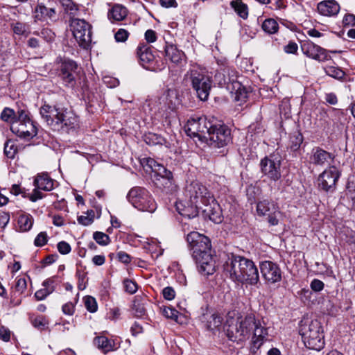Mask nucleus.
<instances>
[{"label": "nucleus", "mask_w": 355, "mask_h": 355, "mask_svg": "<svg viewBox=\"0 0 355 355\" xmlns=\"http://www.w3.org/2000/svg\"><path fill=\"white\" fill-rule=\"evenodd\" d=\"M228 338L234 342H243L252 335V343L260 347L267 340L268 329L253 314L234 318L229 315L225 324Z\"/></svg>", "instance_id": "obj_1"}, {"label": "nucleus", "mask_w": 355, "mask_h": 355, "mask_svg": "<svg viewBox=\"0 0 355 355\" xmlns=\"http://www.w3.org/2000/svg\"><path fill=\"white\" fill-rule=\"evenodd\" d=\"M186 240L198 272L205 276L214 274L216 271V261L210 239L198 232H191L187 235Z\"/></svg>", "instance_id": "obj_2"}, {"label": "nucleus", "mask_w": 355, "mask_h": 355, "mask_svg": "<svg viewBox=\"0 0 355 355\" xmlns=\"http://www.w3.org/2000/svg\"><path fill=\"white\" fill-rule=\"evenodd\" d=\"M224 270L234 282L256 285L259 281L258 268L254 263L243 257L232 256L226 261Z\"/></svg>", "instance_id": "obj_3"}, {"label": "nucleus", "mask_w": 355, "mask_h": 355, "mask_svg": "<svg viewBox=\"0 0 355 355\" xmlns=\"http://www.w3.org/2000/svg\"><path fill=\"white\" fill-rule=\"evenodd\" d=\"M184 196L188 200V207L180 209L179 205L176 206L179 214L189 218L197 216L200 209H202L204 205L213 202L214 198L211 192L198 182H192L188 184L184 191Z\"/></svg>", "instance_id": "obj_4"}, {"label": "nucleus", "mask_w": 355, "mask_h": 355, "mask_svg": "<svg viewBox=\"0 0 355 355\" xmlns=\"http://www.w3.org/2000/svg\"><path fill=\"white\" fill-rule=\"evenodd\" d=\"M184 80L190 83L200 100L205 101L208 99L213 80L205 69L193 66L185 73Z\"/></svg>", "instance_id": "obj_5"}, {"label": "nucleus", "mask_w": 355, "mask_h": 355, "mask_svg": "<svg viewBox=\"0 0 355 355\" xmlns=\"http://www.w3.org/2000/svg\"><path fill=\"white\" fill-rule=\"evenodd\" d=\"M299 333L306 347L320 351L324 346V336L320 322L317 320H301Z\"/></svg>", "instance_id": "obj_6"}, {"label": "nucleus", "mask_w": 355, "mask_h": 355, "mask_svg": "<svg viewBox=\"0 0 355 355\" xmlns=\"http://www.w3.org/2000/svg\"><path fill=\"white\" fill-rule=\"evenodd\" d=\"M128 201L138 210L154 212L157 204L149 191L144 187H135L132 188L128 195Z\"/></svg>", "instance_id": "obj_7"}, {"label": "nucleus", "mask_w": 355, "mask_h": 355, "mask_svg": "<svg viewBox=\"0 0 355 355\" xmlns=\"http://www.w3.org/2000/svg\"><path fill=\"white\" fill-rule=\"evenodd\" d=\"M10 130L24 139L33 138L37 135V128L30 119L28 112L24 110H18L17 118L10 125Z\"/></svg>", "instance_id": "obj_8"}, {"label": "nucleus", "mask_w": 355, "mask_h": 355, "mask_svg": "<svg viewBox=\"0 0 355 355\" xmlns=\"http://www.w3.org/2000/svg\"><path fill=\"white\" fill-rule=\"evenodd\" d=\"M70 27L73 35L83 49H88L92 42V26L84 19L71 17Z\"/></svg>", "instance_id": "obj_9"}, {"label": "nucleus", "mask_w": 355, "mask_h": 355, "mask_svg": "<svg viewBox=\"0 0 355 355\" xmlns=\"http://www.w3.org/2000/svg\"><path fill=\"white\" fill-rule=\"evenodd\" d=\"M281 155L272 153L261 159V171L270 180L277 182L281 178Z\"/></svg>", "instance_id": "obj_10"}, {"label": "nucleus", "mask_w": 355, "mask_h": 355, "mask_svg": "<svg viewBox=\"0 0 355 355\" xmlns=\"http://www.w3.org/2000/svg\"><path fill=\"white\" fill-rule=\"evenodd\" d=\"M210 146L214 148H222L232 141L230 130L214 119L211 128L208 133Z\"/></svg>", "instance_id": "obj_11"}, {"label": "nucleus", "mask_w": 355, "mask_h": 355, "mask_svg": "<svg viewBox=\"0 0 355 355\" xmlns=\"http://www.w3.org/2000/svg\"><path fill=\"white\" fill-rule=\"evenodd\" d=\"M214 119L207 120L205 116L191 118L188 120L184 128L188 136L191 137H205V134H208Z\"/></svg>", "instance_id": "obj_12"}, {"label": "nucleus", "mask_w": 355, "mask_h": 355, "mask_svg": "<svg viewBox=\"0 0 355 355\" xmlns=\"http://www.w3.org/2000/svg\"><path fill=\"white\" fill-rule=\"evenodd\" d=\"M257 214L259 216H267L268 223L275 226L278 225V217L281 214L277 204L268 199L259 200L257 203Z\"/></svg>", "instance_id": "obj_13"}, {"label": "nucleus", "mask_w": 355, "mask_h": 355, "mask_svg": "<svg viewBox=\"0 0 355 355\" xmlns=\"http://www.w3.org/2000/svg\"><path fill=\"white\" fill-rule=\"evenodd\" d=\"M146 165L155 173V181L158 187H170L172 185L173 180L172 173L164 166L153 158L146 159Z\"/></svg>", "instance_id": "obj_14"}, {"label": "nucleus", "mask_w": 355, "mask_h": 355, "mask_svg": "<svg viewBox=\"0 0 355 355\" xmlns=\"http://www.w3.org/2000/svg\"><path fill=\"white\" fill-rule=\"evenodd\" d=\"M340 176V172L337 167L334 165L329 166L318 177L320 189L325 192H334Z\"/></svg>", "instance_id": "obj_15"}, {"label": "nucleus", "mask_w": 355, "mask_h": 355, "mask_svg": "<svg viewBox=\"0 0 355 355\" xmlns=\"http://www.w3.org/2000/svg\"><path fill=\"white\" fill-rule=\"evenodd\" d=\"M301 49L305 55L318 62H324L331 59V56L326 49L314 44L311 40L304 41L301 45Z\"/></svg>", "instance_id": "obj_16"}, {"label": "nucleus", "mask_w": 355, "mask_h": 355, "mask_svg": "<svg viewBox=\"0 0 355 355\" xmlns=\"http://www.w3.org/2000/svg\"><path fill=\"white\" fill-rule=\"evenodd\" d=\"M77 69L78 65L73 60H64L61 63L59 77L62 79L63 83L66 86L71 87L75 86Z\"/></svg>", "instance_id": "obj_17"}, {"label": "nucleus", "mask_w": 355, "mask_h": 355, "mask_svg": "<svg viewBox=\"0 0 355 355\" xmlns=\"http://www.w3.org/2000/svg\"><path fill=\"white\" fill-rule=\"evenodd\" d=\"M260 270L263 277L268 284H275L282 279V270L279 266L270 261H262Z\"/></svg>", "instance_id": "obj_18"}, {"label": "nucleus", "mask_w": 355, "mask_h": 355, "mask_svg": "<svg viewBox=\"0 0 355 355\" xmlns=\"http://www.w3.org/2000/svg\"><path fill=\"white\" fill-rule=\"evenodd\" d=\"M334 155L320 147H314L311 152L309 163L315 166L324 167L334 162Z\"/></svg>", "instance_id": "obj_19"}, {"label": "nucleus", "mask_w": 355, "mask_h": 355, "mask_svg": "<svg viewBox=\"0 0 355 355\" xmlns=\"http://www.w3.org/2000/svg\"><path fill=\"white\" fill-rule=\"evenodd\" d=\"M33 18L35 21L55 22L58 16L55 8L46 7L44 3H38L34 10Z\"/></svg>", "instance_id": "obj_20"}, {"label": "nucleus", "mask_w": 355, "mask_h": 355, "mask_svg": "<svg viewBox=\"0 0 355 355\" xmlns=\"http://www.w3.org/2000/svg\"><path fill=\"white\" fill-rule=\"evenodd\" d=\"M60 112L61 110L48 104L43 105L40 110L42 118L53 130H58V118Z\"/></svg>", "instance_id": "obj_21"}, {"label": "nucleus", "mask_w": 355, "mask_h": 355, "mask_svg": "<svg viewBox=\"0 0 355 355\" xmlns=\"http://www.w3.org/2000/svg\"><path fill=\"white\" fill-rule=\"evenodd\" d=\"M78 124V118L71 111L61 110V112L58 118V131L60 130L73 129Z\"/></svg>", "instance_id": "obj_22"}, {"label": "nucleus", "mask_w": 355, "mask_h": 355, "mask_svg": "<svg viewBox=\"0 0 355 355\" xmlns=\"http://www.w3.org/2000/svg\"><path fill=\"white\" fill-rule=\"evenodd\" d=\"M137 54L142 67L146 69H151L155 60L151 47L146 44H140L137 49Z\"/></svg>", "instance_id": "obj_23"}, {"label": "nucleus", "mask_w": 355, "mask_h": 355, "mask_svg": "<svg viewBox=\"0 0 355 355\" xmlns=\"http://www.w3.org/2000/svg\"><path fill=\"white\" fill-rule=\"evenodd\" d=\"M200 209L202 210L205 216L215 223H220L223 221L222 211L214 197L213 198V202L204 205L203 208Z\"/></svg>", "instance_id": "obj_24"}, {"label": "nucleus", "mask_w": 355, "mask_h": 355, "mask_svg": "<svg viewBox=\"0 0 355 355\" xmlns=\"http://www.w3.org/2000/svg\"><path fill=\"white\" fill-rule=\"evenodd\" d=\"M317 10L323 16H336L340 10L339 3L335 0H324L318 3Z\"/></svg>", "instance_id": "obj_25"}, {"label": "nucleus", "mask_w": 355, "mask_h": 355, "mask_svg": "<svg viewBox=\"0 0 355 355\" xmlns=\"http://www.w3.org/2000/svg\"><path fill=\"white\" fill-rule=\"evenodd\" d=\"M165 104L171 110H175L182 103L179 92L175 88L168 89L164 94Z\"/></svg>", "instance_id": "obj_26"}, {"label": "nucleus", "mask_w": 355, "mask_h": 355, "mask_svg": "<svg viewBox=\"0 0 355 355\" xmlns=\"http://www.w3.org/2000/svg\"><path fill=\"white\" fill-rule=\"evenodd\" d=\"M54 181L47 173L38 174L34 180V186L40 190L49 191L53 189Z\"/></svg>", "instance_id": "obj_27"}, {"label": "nucleus", "mask_w": 355, "mask_h": 355, "mask_svg": "<svg viewBox=\"0 0 355 355\" xmlns=\"http://www.w3.org/2000/svg\"><path fill=\"white\" fill-rule=\"evenodd\" d=\"M127 15L128 9L121 4H114L107 13V17L112 22L122 21Z\"/></svg>", "instance_id": "obj_28"}, {"label": "nucleus", "mask_w": 355, "mask_h": 355, "mask_svg": "<svg viewBox=\"0 0 355 355\" xmlns=\"http://www.w3.org/2000/svg\"><path fill=\"white\" fill-rule=\"evenodd\" d=\"M164 51L166 57L175 64L180 63L184 57V53L182 51L179 50L176 46L173 44H168L166 43Z\"/></svg>", "instance_id": "obj_29"}, {"label": "nucleus", "mask_w": 355, "mask_h": 355, "mask_svg": "<svg viewBox=\"0 0 355 355\" xmlns=\"http://www.w3.org/2000/svg\"><path fill=\"white\" fill-rule=\"evenodd\" d=\"M18 227L21 232L29 231L33 225V217L27 213L23 212L19 215L17 220Z\"/></svg>", "instance_id": "obj_30"}, {"label": "nucleus", "mask_w": 355, "mask_h": 355, "mask_svg": "<svg viewBox=\"0 0 355 355\" xmlns=\"http://www.w3.org/2000/svg\"><path fill=\"white\" fill-rule=\"evenodd\" d=\"M64 12L71 17H75L79 11L78 6L72 0H58Z\"/></svg>", "instance_id": "obj_31"}, {"label": "nucleus", "mask_w": 355, "mask_h": 355, "mask_svg": "<svg viewBox=\"0 0 355 355\" xmlns=\"http://www.w3.org/2000/svg\"><path fill=\"white\" fill-rule=\"evenodd\" d=\"M231 7L234 10L236 14L243 19L248 17V8L241 0H235L230 2Z\"/></svg>", "instance_id": "obj_32"}, {"label": "nucleus", "mask_w": 355, "mask_h": 355, "mask_svg": "<svg viewBox=\"0 0 355 355\" xmlns=\"http://www.w3.org/2000/svg\"><path fill=\"white\" fill-rule=\"evenodd\" d=\"M144 141L150 146H155V145H165L166 144V140L160 135L153 133V132H148L144 136Z\"/></svg>", "instance_id": "obj_33"}, {"label": "nucleus", "mask_w": 355, "mask_h": 355, "mask_svg": "<svg viewBox=\"0 0 355 355\" xmlns=\"http://www.w3.org/2000/svg\"><path fill=\"white\" fill-rule=\"evenodd\" d=\"M303 136L299 131H295L291 134L288 144L291 150L294 152L298 150L303 142Z\"/></svg>", "instance_id": "obj_34"}, {"label": "nucleus", "mask_w": 355, "mask_h": 355, "mask_svg": "<svg viewBox=\"0 0 355 355\" xmlns=\"http://www.w3.org/2000/svg\"><path fill=\"white\" fill-rule=\"evenodd\" d=\"M94 343L98 348L102 349L104 352H108L113 350L112 342L105 336H98L95 338Z\"/></svg>", "instance_id": "obj_35"}, {"label": "nucleus", "mask_w": 355, "mask_h": 355, "mask_svg": "<svg viewBox=\"0 0 355 355\" xmlns=\"http://www.w3.org/2000/svg\"><path fill=\"white\" fill-rule=\"evenodd\" d=\"M11 28L13 33L18 35H26L29 34V26L21 21H16L11 24Z\"/></svg>", "instance_id": "obj_36"}, {"label": "nucleus", "mask_w": 355, "mask_h": 355, "mask_svg": "<svg viewBox=\"0 0 355 355\" xmlns=\"http://www.w3.org/2000/svg\"><path fill=\"white\" fill-rule=\"evenodd\" d=\"M132 311L134 315L137 318H143L146 315L145 304L137 297L133 302Z\"/></svg>", "instance_id": "obj_37"}, {"label": "nucleus", "mask_w": 355, "mask_h": 355, "mask_svg": "<svg viewBox=\"0 0 355 355\" xmlns=\"http://www.w3.org/2000/svg\"><path fill=\"white\" fill-rule=\"evenodd\" d=\"M261 27L266 33L273 34L278 31L279 26L275 19H267L263 22Z\"/></svg>", "instance_id": "obj_38"}, {"label": "nucleus", "mask_w": 355, "mask_h": 355, "mask_svg": "<svg viewBox=\"0 0 355 355\" xmlns=\"http://www.w3.org/2000/svg\"><path fill=\"white\" fill-rule=\"evenodd\" d=\"M223 318L220 315L217 314H212L207 322L206 326L207 329L213 331L218 329L220 327Z\"/></svg>", "instance_id": "obj_39"}, {"label": "nucleus", "mask_w": 355, "mask_h": 355, "mask_svg": "<svg viewBox=\"0 0 355 355\" xmlns=\"http://www.w3.org/2000/svg\"><path fill=\"white\" fill-rule=\"evenodd\" d=\"M324 71L327 75L336 79L340 80L345 76V72L341 69L334 66H327Z\"/></svg>", "instance_id": "obj_40"}, {"label": "nucleus", "mask_w": 355, "mask_h": 355, "mask_svg": "<svg viewBox=\"0 0 355 355\" xmlns=\"http://www.w3.org/2000/svg\"><path fill=\"white\" fill-rule=\"evenodd\" d=\"M17 153V147L15 142L11 140H8L4 145V154L8 158L13 159Z\"/></svg>", "instance_id": "obj_41"}, {"label": "nucleus", "mask_w": 355, "mask_h": 355, "mask_svg": "<svg viewBox=\"0 0 355 355\" xmlns=\"http://www.w3.org/2000/svg\"><path fill=\"white\" fill-rule=\"evenodd\" d=\"M17 118V113L16 114L12 109L5 107L1 114V119L6 122H10V125L12 121Z\"/></svg>", "instance_id": "obj_42"}, {"label": "nucleus", "mask_w": 355, "mask_h": 355, "mask_svg": "<svg viewBox=\"0 0 355 355\" xmlns=\"http://www.w3.org/2000/svg\"><path fill=\"white\" fill-rule=\"evenodd\" d=\"M93 239L101 245H107L110 242V236L101 232H95L93 234Z\"/></svg>", "instance_id": "obj_43"}, {"label": "nucleus", "mask_w": 355, "mask_h": 355, "mask_svg": "<svg viewBox=\"0 0 355 355\" xmlns=\"http://www.w3.org/2000/svg\"><path fill=\"white\" fill-rule=\"evenodd\" d=\"M125 291L129 294H134L138 289L137 283L131 279H125L123 282Z\"/></svg>", "instance_id": "obj_44"}, {"label": "nucleus", "mask_w": 355, "mask_h": 355, "mask_svg": "<svg viewBox=\"0 0 355 355\" xmlns=\"http://www.w3.org/2000/svg\"><path fill=\"white\" fill-rule=\"evenodd\" d=\"M85 305L87 310L91 313H94L97 311L98 306L96 300L92 296H87L85 297Z\"/></svg>", "instance_id": "obj_45"}, {"label": "nucleus", "mask_w": 355, "mask_h": 355, "mask_svg": "<svg viewBox=\"0 0 355 355\" xmlns=\"http://www.w3.org/2000/svg\"><path fill=\"white\" fill-rule=\"evenodd\" d=\"M163 314L166 318L172 319L178 322L179 312L176 309L172 307H166L164 309Z\"/></svg>", "instance_id": "obj_46"}, {"label": "nucleus", "mask_w": 355, "mask_h": 355, "mask_svg": "<svg viewBox=\"0 0 355 355\" xmlns=\"http://www.w3.org/2000/svg\"><path fill=\"white\" fill-rule=\"evenodd\" d=\"M48 242V236L46 232L39 233L34 241V244L37 247H42Z\"/></svg>", "instance_id": "obj_47"}, {"label": "nucleus", "mask_w": 355, "mask_h": 355, "mask_svg": "<svg viewBox=\"0 0 355 355\" xmlns=\"http://www.w3.org/2000/svg\"><path fill=\"white\" fill-rule=\"evenodd\" d=\"M47 324H48V322H47L46 320L42 315L36 317L32 321V324L34 326V327H35L40 330L44 329L46 327Z\"/></svg>", "instance_id": "obj_48"}, {"label": "nucleus", "mask_w": 355, "mask_h": 355, "mask_svg": "<svg viewBox=\"0 0 355 355\" xmlns=\"http://www.w3.org/2000/svg\"><path fill=\"white\" fill-rule=\"evenodd\" d=\"M128 36L129 33L125 29L120 28L115 33L114 38L118 42H124L128 40Z\"/></svg>", "instance_id": "obj_49"}, {"label": "nucleus", "mask_w": 355, "mask_h": 355, "mask_svg": "<svg viewBox=\"0 0 355 355\" xmlns=\"http://www.w3.org/2000/svg\"><path fill=\"white\" fill-rule=\"evenodd\" d=\"M52 293L53 289L51 287L50 288H44L36 291L35 293V297L37 300H43Z\"/></svg>", "instance_id": "obj_50"}, {"label": "nucleus", "mask_w": 355, "mask_h": 355, "mask_svg": "<svg viewBox=\"0 0 355 355\" xmlns=\"http://www.w3.org/2000/svg\"><path fill=\"white\" fill-rule=\"evenodd\" d=\"M27 287L26 281L24 278H19L16 281L15 289L17 292L21 294L23 293Z\"/></svg>", "instance_id": "obj_51"}, {"label": "nucleus", "mask_w": 355, "mask_h": 355, "mask_svg": "<svg viewBox=\"0 0 355 355\" xmlns=\"http://www.w3.org/2000/svg\"><path fill=\"white\" fill-rule=\"evenodd\" d=\"M40 35L47 42L53 41L55 36V33L48 28H43L40 32Z\"/></svg>", "instance_id": "obj_52"}, {"label": "nucleus", "mask_w": 355, "mask_h": 355, "mask_svg": "<svg viewBox=\"0 0 355 355\" xmlns=\"http://www.w3.org/2000/svg\"><path fill=\"white\" fill-rule=\"evenodd\" d=\"M58 250L62 254H67L71 252V246L66 241H60L58 243Z\"/></svg>", "instance_id": "obj_53"}, {"label": "nucleus", "mask_w": 355, "mask_h": 355, "mask_svg": "<svg viewBox=\"0 0 355 355\" xmlns=\"http://www.w3.org/2000/svg\"><path fill=\"white\" fill-rule=\"evenodd\" d=\"M163 297L166 300H172L175 297V292L171 286L165 287L162 290Z\"/></svg>", "instance_id": "obj_54"}, {"label": "nucleus", "mask_w": 355, "mask_h": 355, "mask_svg": "<svg viewBox=\"0 0 355 355\" xmlns=\"http://www.w3.org/2000/svg\"><path fill=\"white\" fill-rule=\"evenodd\" d=\"M343 26L349 27L355 26V15L354 14H346L343 19Z\"/></svg>", "instance_id": "obj_55"}, {"label": "nucleus", "mask_w": 355, "mask_h": 355, "mask_svg": "<svg viewBox=\"0 0 355 355\" xmlns=\"http://www.w3.org/2000/svg\"><path fill=\"white\" fill-rule=\"evenodd\" d=\"M324 283L318 279L312 280L310 284L311 288L315 292L321 291L324 288Z\"/></svg>", "instance_id": "obj_56"}, {"label": "nucleus", "mask_w": 355, "mask_h": 355, "mask_svg": "<svg viewBox=\"0 0 355 355\" xmlns=\"http://www.w3.org/2000/svg\"><path fill=\"white\" fill-rule=\"evenodd\" d=\"M284 50L286 53L296 54L298 50V46L295 42H289L287 45L284 46Z\"/></svg>", "instance_id": "obj_57"}, {"label": "nucleus", "mask_w": 355, "mask_h": 355, "mask_svg": "<svg viewBox=\"0 0 355 355\" xmlns=\"http://www.w3.org/2000/svg\"><path fill=\"white\" fill-rule=\"evenodd\" d=\"M145 40L148 43H153L157 40V33L152 29H148L145 33Z\"/></svg>", "instance_id": "obj_58"}, {"label": "nucleus", "mask_w": 355, "mask_h": 355, "mask_svg": "<svg viewBox=\"0 0 355 355\" xmlns=\"http://www.w3.org/2000/svg\"><path fill=\"white\" fill-rule=\"evenodd\" d=\"M10 221V215L8 213L0 212V228H5Z\"/></svg>", "instance_id": "obj_59"}, {"label": "nucleus", "mask_w": 355, "mask_h": 355, "mask_svg": "<svg viewBox=\"0 0 355 355\" xmlns=\"http://www.w3.org/2000/svg\"><path fill=\"white\" fill-rule=\"evenodd\" d=\"M117 258L121 263L128 264L131 261V257L123 251L117 253Z\"/></svg>", "instance_id": "obj_60"}, {"label": "nucleus", "mask_w": 355, "mask_h": 355, "mask_svg": "<svg viewBox=\"0 0 355 355\" xmlns=\"http://www.w3.org/2000/svg\"><path fill=\"white\" fill-rule=\"evenodd\" d=\"M0 338L5 342L9 341L10 338V330L3 326L1 327H0Z\"/></svg>", "instance_id": "obj_61"}, {"label": "nucleus", "mask_w": 355, "mask_h": 355, "mask_svg": "<svg viewBox=\"0 0 355 355\" xmlns=\"http://www.w3.org/2000/svg\"><path fill=\"white\" fill-rule=\"evenodd\" d=\"M62 310L64 314L72 315L74 313V305L71 302H67L62 306Z\"/></svg>", "instance_id": "obj_62"}, {"label": "nucleus", "mask_w": 355, "mask_h": 355, "mask_svg": "<svg viewBox=\"0 0 355 355\" xmlns=\"http://www.w3.org/2000/svg\"><path fill=\"white\" fill-rule=\"evenodd\" d=\"M78 222L83 225H89L93 223V215L91 216H80L78 217Z\"/></svg>", "instance_id": "obj_63"}, {"label": "nucleus", "mask_w": 355, "mask_h": 355, "mask_svg": "<svg viewBox=\"0 0 355 355\" xmlns=\"http://www.w3.org/2000/svg\"><path fill=\"white\" fill-rule=\"evenodd\" d=\"M92 263L97 266H102L105 262V257L103 254L95 255L92 258Z\"/></svg>", "instance_id": "obj_64"}]
</instances>
